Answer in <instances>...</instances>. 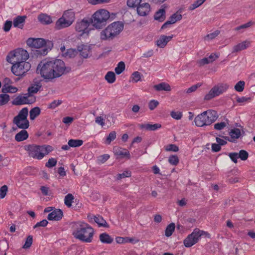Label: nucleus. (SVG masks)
I'll use <instances>...</instances> for the list:
<instances>
[{
    "mask_svg": "<svg viewBox=\"0 0 255 255\" xmlns=\"http://www.w3.org/2000/svg\"><path fill=\"white\" fill-rule=\"evenodd\" d=\"M173 35L166 36L164 35H161L159 38L156 41V45L160 48L164 47L167 43L172 39Z\"/></svg>",
    "mask_w": 255,
    "mask_h": 255,
    "instance_id": "nucleus-20",
    "label": "nucleus"
},
{
    "mask_svg": "<svg viewBox=\"0 0 255 255\" xmlns=\"http://www.w3.org/2000/svg\"><path fill=\"white\" fill-rule=\"evenodd\" d=\"M32 100H27L22 94L17 96L12 101V104L13 105L19 106L24 104H32Z\"/></svg>",
    "mask_w": 255,
    "mask_h": 255,
    "instance_id": "nucleus-16",
    "label": "nucleus"
},
{
    "mask_svg": "<svg viewBox=\"0 0 255 255\" xmlns=\"http://www.w3.org/2000/svg\"><path fill=\"white\" fill-rule=\"evenodd\" d=\"M239 158H240L242 160H246L249 157L248 152L245 150H241L238 153Z\"/></svg>",
    "mask_w": 255,
    "mask_h": 255,
    "instance_id": "nucleus-48",
    "label": "nucleus"
},
{
    "mask_svg": "<svg viewBox=\"0 0 255 255\" xmlns=\"http://www.w3.org/2000/svg\"><path fill=\"white\" fill-rule=\"evenodd\" d=\"M227 84H222L220 86H215L213 87L204 97V100H210L212 99L219 96L225 92L228 88Z\"/></svg>",
    "mask_w": 255,
    "mask_h": 255,
    "instance_id": "nucleus-13",
    "label": "nucleus"
},
{
    "mask_svg": "<svg viewBox=\"0 0 255 255\" xmlns=\"http://www.w3.org/2000/svg\"><path fill=\"white\" fill-rule=\"evenodd\" d=\"M41 148L44 156L48 154L50 152H51L53 149V147L50 145H41Z\"/></svg>",
    "mask_w": 255,
    "mask_h": 255,
    "instance_id": "nucleus-52",
    "label": "nucleus"
},
{
    "mask_svg": "<svg viewBox=\"0 0 255 255\" xmlns=\"http://www.w3.org/2000/svg\"><path fill=\"white\" fill-rule=\"evenodd\" d=\"M23 95L26 97L27 100H32V104L35 103L36 101V97L27 89V93L23 94Z\"/></svg>",
    "mask_w": 255,
    "mask_h": 255,
    "instance_id": "nucleus-55",
    "label": "nucleus"
},
{
    "mask_svg": "<svg viewBox=\"0 0 255 255\" xmlns=\"http://www.w3.org/2000/svg\"><path fill=\"white\" fill-rule=\"evenodd\" d=\"M123 29L124 24L122 22H114L101 32V39L104 40H113L121 33Z\"/></svg>",
    "mask_w": 255,
    "mask_h": 255,
    "instance_id": "nucleus-4",
    "label": "nucleus"
},
{
    "mask_svg": "<svg viewBox=\"0 0 255 255\" xmlns=\"http://www.w3.org/2000/svg\"><path fill=\"white\" fill-rule=\"evenodd\" d=\"M78 52L80 56L83 58H87L90 53V47L87 45L81 44L77 46Z\"/></svg>",
    "mask_w": 255,
    "mask_h": 255,
    "instance_id": "nucleus-18",
    "label": "nucleus"
},
{
    "mask_svg": "<svg viewBox=\"0 0 255 255\" xmlns=\"http://www.w3.org/2000/svg\"><path fill=\"white\" fill-rule=\"evenodd\" d=\"M63 216L62 211L60 209H54V210L50 212L48 216L47 219L49 221H59Z\"/></svg>",
    "mask_w": 255,
    "mask_h": 255,
    "instance_id": "nucleus-14",
    "label": "nucleus"
},
{
    "mask_svg": "<svg viewBox=\"0 0 255 255\" xmlns=\"http://www.w3.org/2000/svg\"><path fill=\"white\" fill-rule=\"evenodd\" d=\"M7 187L6 185H4L1 186L0 188V199H3L5 197L7 191Z\"/></svg>",
    "mask_w": 255,
    "mask_h": 255,
    "instance_id": "nucleus-58",
    "label": "nucleus"
},
{
    "mask_svg": "<svg viewBox=\"0 0 255 255\" xmlns=\"http://www.w3.org/2000/svg\"><path fill=\"white\" fill-rule=\"evenodd\" d=\"M110 18L109 12L104 9L97 10L90 17L91 24L96 29H102L105 27Z\"/></svg>",
    "mask_w": 255,
    "mask_h": 255,
    "instance_id": "nucleus-5",
    "label": "nucleus"
},
{
    "mask_svg": "<svg viewBox=\"0 0 255 255\" xmlns=\"http://www.w3.org/2000/svg\"><path fill=\"white\" fill-rule=\"evenodd\" d=\"M250 42L247 41H244L240 43L233 47V52H238L241 50L247 49L250 45Z\"/></svg>",
    "mask_w": 255,
    "mask_h": 255,
    "instance_id": "nucleus-25",
    "label": "nucleus"
},
{
    "mask_svg": "<svg viewBox=\"0 0 255 255\" xmlns=\"http://www.w3.org/2000/svg\"><path fill=\"white\" fill-rule=\"evenodd\" d=\"M141 1V0H128L127 5L129 7L134 8L137 7Z\"/></svg>",
    "mask_w": 255,
    "mask_h": 255,
    "instance_id": "nucleus-44",
    "label": "nucleus"
},
{
    "mask_svg": "<svg viewBox=\"0 0 255 255\" xmlns=\"http://www.w3.org/2000/svg\"><path fill=\"white\" fill-rule=\"evenodd\" d=\"M78 48L73 49V48H69L67 50V51L63 53V55L65 57L68 58H74L78 54Z\"/></svg>",
    "mask_w": 255,
    "mask_h": 255,
    "instance_id": "nucleus-32",
    "label": "nucleus"
},
{
    "mask_svg": "<svg viewBox=\"0 0 255 255\" xmlns=\"http://www.w3.org/2000/svg\"><path fill=\"white\" fill-rule=\"evenodd\" d=\"M62 16L68 20H71L72 22H73L75 18V13L71 9L65 11Z\"/></svg>",
    "mask_w": 255,
    "mask_h": 255,
    "instance_id": "nucleus-36",
    "label": "nucleus"
},
{
    "mask_svg": "<svg viewBox=\"0 0 255 255\" xmlns=\"http://www.w3.org/2000/svg\"><path fill=\"white\" fill-rule=\"evenodd\" d=\"M206 0H197L189 6V10H193L202 4Z\"/></svg>",
    "mask_w": 255,
    "mask_h": 255,
    "instance_id": "nucleus-43",
    "label": "nucleus"
},
{
    "mask_svg": "<svg viewBox=\"0 0 255 255\" xmlns=\"http://www.w3.org/2000/svg\"><path fill=\"white\" fill-rule=\"evenodd\" d=\"M94 232V229L87 223L78 222L75 224L72 235L76 239L90 243L93 240Z\"/></svg>",
    "mask_w": 255,
    "mask_h": 255,
    "instance_id": "nucleus-2",
    "label": "nucleus"
},
{
    "mask_svg": "<svg viewBox=\"0 0 255 255\" xmlns=\"http://www.w3.org/2000/svg\"><path fill=\"white\" fill-rule=\"evenodd\" d=\"M137 14L140 16H146L150 11V5L148 3L145 2L140 4L136 8Z\"/></svg>",
    "mask_w": 255,
    "mask_h": 255,
    "instance_id": "nucleus-15",
    "label": "nucleus"
},
{
    "mask_svg": "<svg viewBox=\"0 0 255 255\" xmlns=\"http://www.w3.org/2000/svg\"><path fill=\"white\" fill-rule=\"evenodd\" d=\"M25 129H22L20 132L16 134L15 140L18 142L23 141L28 137V133Z\"/></svg>",
    "mask_w": 255,
    "mask_h": 255,
    "instance_id": "nucleus-26",
    "label": "nucleus"
},
{
    "mask_svg": "<svg viewBox=\"0 0 255 255\" xmlns=\"http://www.w3.org/2000/svg\"><path fill=\"white\" fill-rule=\"evenodd\" d=\"M175 224L173 223H170L169 225H168L165 229V235L167 237H169L172 235L173 232L175 230Z\"/></svg>",
    "mask_w": 255,
    "mask_h": 255,
    "instance_id": "nucleus-37",
    "label": "nucleus"
},
{
    "mask_svg": "<svg viewBox=\"0 0 255 255\" xmlns=\"http://www.w3.org/2000/svg\"><path fill=\"white\" fill-rule=\"evenodd\" d=\"M74 200V196L71 194H68L64 198V203L68 207H70Z\"/></svg>",
    "mask_w": 255,
    "mask_h": 255,
    "instance_id": "nucleus-41",
    "label": "nucleus"
},
{
    "mask_svg": "<svg viewBox=\"0 0 255 255\" xmlns=\"http://www.w3.org/2000/svg\"><path fill=\"white\" fill-rule=\"evenodd\" d=\"M132 78L135 82H137L140 80V73L138 71L134 72L132 74Z\"/></svg>",
    "mask_w": 255,
    "mask_h": 255,
    "instance_id": "nucleus-64",
    "label": "nucleus"
},
{
    "mask_svg": "<svg viewBox=\"0 0 255 255\" xmlns=\"http://www.w3.org/2000/svg\"><path fill=\"white\" fill-rule=\"evenodd\" d=\"M229 134L231 136V139L228 136H223V137L230 142H234L235 139H238L240 137L241 135V130L239 128H234L231 130Z\"/></svg>",
    "mask_w": 255,
    "mask_h": 255,
    "instance_id": "nucleus-19",
    "label": "nucleus"
},
{
    "mask_svg": "<svg viewBox=\"0 0 255 255\" xmlns=\"http://www.w3.org/2000/svg\"><path fill=\"white\" fill-rule=\"evenodd\" d=\"M26 43L30 47L38 48L37 54L41 55H46L48 51L52 49L53 47V43L52 41L45 40L44 39L37 38H29Z\"/></svg>",
    "mask_w": 255,
    "mask_h": 255,
    "instance_id": "nucleus-3",
    "label": "nucleus"
},
{
    "mask_svg": "<svg viewBox=\"0 0 255 255\" xmlns=\"http://www.w3.org/2000/svg\"><path fill=\"white\" fill-rule=\"evenodd\" d=\"M48 223V222L46 220L44 219V220L40 221L39 222H37L33 226V228L36 229V228H37L40 227H45L47 225Z\"/></svg>",
    "mask_w": 255,
    "mask_h": 255,
    "instance_id": "nucleus-61",
    "label": "nucleus"
},
{
    "mask_svg": "<svg viewBox=\"0 0 255 255\" xmlns=\"http://www.w3.org/2000/svg\"><path fill=\"white\" fill-rule=\"evenodd\" d=\"M41 87V84L37 82L36 84H31L27 89L33 95L34 94L37 93Z\"/></svg>",
    "mask_w": 255,
    "mask_h": 255,
    "instance_id": "nucleus-35",
    "label": "nucleus"
},
{
    "mask_svg": "<svg viewBox=\"0 0 255 255\" xmlns=\"http://www.w3.org/2000/svg\"><path fill=\"white\" fill-rule=\"evenodd\" d=\"M83 143V141L81 139H73L69 140L68 144L72 147H79Z\"/></svg>",
    "mask_w": 255,
    "mask_h": 255,
    "instance_id": "nucleus-38",
    "label": "nucleus"
},
{
    "mask_svg": "<svg viewBox=\"0 0 255 255\" xmlns=\"http://www.w3.org/2000/svg\"><path fill=\"white\" fill-rule=\"evenodd\" d=\"M202 236L208 238H210V235L208 232L200 230L198 228L195 229L192 233L189 234L184 240V246L187 248L191 247L198 242Z\"/></svg>",
    "mask_w": 255,
    "mask_h": 255,
    "instance_id": "nucleus-7",
    "label": "nucleus"
},
{
    "mask_svg": "<svg viewBox=\"0 0 255 255\" xmlns=\"http://www.w3.org/2000/svg\"><path fill=\"white\" fill-rule=\"evenodd\" d=\"M71 71V67L66 66L64 61L60 59L43 60L38 64L36 69L38 74L44 79L49 80L59 78Z\"/></svg>",
    "mask_w": 255,
    "mask_h": 255,
    "instance_id": "nucleus-1",
    "label": "nucleus"
},
{
    "mask_svg": "<svg viewBox=\"0 0 255 255\" xmlns=\"http://www.w3.org/2000/svg\"><path fill=\"white\" fill-rule=\"evenodd\" d=\"M125 69V64L124 62H120L117 66L115 68V71L117 74L119 75L121 74Z\"/></svg>",
    "mask_w": 255,
    "mask_h": 255,
    "instance_id": "nucleus-42",
    "label": "nucleus"
},
{
    "mask_svg": "<svg viewBox=\"0 0 255 255\" xmlns=\"http://www.w3.org/2000/svg\"><path fill=\"white\" fill-rule=\"evenodd\" d=\"M38 20L43 24H49L52 20L50 16L45 13H41L38 16Z\"/></svg>",
    "mask_w": 255,
    "mask_h": 255,
    "instance_id": "nucleus-27",
    "label": "nucleus"
},
{
    "mask_svg": "<svg viewBox=\"0 0 255 255\" xmlns=\"http://www.w3.org/2000/svg\"><path fill=\"white\" fill-rule=\"evenodd\" d=\"M110 158V155L108 154H105L99 156L97 159V162L98 164H103L107 161Z\"/></svg>",
    "mask_w": 255,
    "mask_h": 255,
    "instance_id": "nucleus-49",
    "label": "nucleus"
},
{
    "mask_svg": "<svg viewBox=\"0 0 255 255\" xmlns=\"http://www.w3.org/2000/svg\"><path fill=\"white\" fill-rule=\"evenodd\" d=\"M40 109L38 107H35L31 109V110L29 112V116L30 120H34L38 116L40 115Z\"/></svg>",
    "mask_w": 255,
    "mask_h": 255,
    "instance_id": "nucleus-33",
    "label": "nucleus"
},
{
    "mask_svg": "<svg viewBox=\"0 0 255 255\" xmlns=\"http://www.w3.org/2000/svg\"><path fill=\"white\" fill-rule=\"evenodd\" d=\"M245 82L243 81H239L235 86V89L239 92H241L244 90Z\"/></svg>",
    "mask_w": 255,
    "mask_h": 255,
    "instance_id": "nucleus-47",
    "label": "nucleus"
},
{
    "mask_svg": "<svg viewBox=\"0 0 255 255\" xmlns=\"http://www.w3.org/2000/svg\"><path fill=\"white\" fill-rule=\"evenodd\" d=\"M165 150L168 151L177 152L179 150V147L176 144H170L165 147Z\"/></svg>",
    "mask_w": 255,
    "mask_h": 255,
    "instance_id": "nucleus-53",
    "label": "nucleus"
},
{
    "mask_svg": "<svg viewBox=\"0 0 255 255\" xmlns=\"http://www.w3.org/2000/svg\"><path fill=\"white\" fill-rule=\"evenodd\" d=\"M159 105V102L157 101L152 100L150 101L148 104L149 109L150 110H153Z\"/></svg>",
    "mask_w": 255,
    "mask_h": 255,
    "instance_id": "nucleus-62",
    "label": "nucleus"
},
{
    "mask_svg": "<svg viewBox=\"0 0 255 255\" xmlns=\"http://www.w3.org/2000/svg\"><path fill=\"white\" fill-rule=\"evenodd\" d=\"M131 176V172L128 171H125L124 172L121 174H119L117 175V179L120 180L125 177H129Z\"/></svg>",
    "mask_w": 255,
    "mask_h": 255,
    "instance_id": "nucleus-60",
    "label": "nucleus"
},
{
    "mask_svg": "<svg viewBox=\"0 0 255 255\" xmlns=\"http://www.w3.org/2000/svg\"><path fill=\"white\" fill-rule=\"evenodd\" d=\"M153 88L157 91H170L171 87L167 83L162 82L158 84L155 85L153 86Z\"/></svg>",
    "mask_w": 255,
    "mask_h": 255,
    "instance_id": "nucleus-24",
    "label": "nucleus"
},
{
    "mask_svg": "<svg viewBox=\"0 0 255 255\" xmlns=\"http://www.w3.org/2000/svg\"><path fill=\"white\" fill-rule=\"evenodd\" d=\"M217 112L210 110L205 111L198 115L194 120V122L197 127H202L204 126L210 125L217 119Z\"/></svg>",
    "mask_w": 255,
    "mask_h": 255,
    "instance_id": "nucleus-6",
    "label": "nucleus"
},
{
    "mask_svg": "<svg viewBox=\"0 0 255 255\" xmlns=\"http://www.w3.org/2000/svg\"><path fill=\"white\" fill-rule=\"evenodd\" d=\"M91 24L90 17H86L80 20L77 21L75 25V30L77 32L80 33V36H86L89 35L91 29L89 27Z\"/></svg>",
    "mask_w": 255,
    "mask_h": 255,
    "instance_id": "nucleus-11",
    "label": "nucleus"
},
{
    "mask_svg": "<svg viewBox=\"0 0 255 255\" xmlns=\"http://www.w3.org/2000/svg\"><path fill=\"white\" fill-rule=\"evenodd\" d=\"M141 128H145L147 130L154 131L161 128V125L159 124H155L151 125L150 124H147L142 125L140 126Z\"/></svg>",
    "mask_w": 255,
    "mask_h": 255,
    "instance_id": "nucleus-31",
    "label": "nucleus"
},
{
    "mask_svg": "<svg viewBox=\"0 0 255 255\" xmlns=\"http://www.w3.org/2000/svg\"><path fill=\"white\" fill-rule=\"evenodd\" d=\"M116 138V132L115 131H112L107 136L106 143L110 144L112 141H113Z\"/></svg>",
    "mask_w": 255,
    "mask_h": 255,
    "instance_id": "nucleus-45",
    "label": "nucleus"
},
{
    "mask_svg": "<svg viewBox=\"0 0 255 255\" xmlns=\"http://www.w3.org/2000/svg\"><path fill=\"white\" fill-rule=\"evenodd\" d=\"M168 162L171 165H177L179 162V160L178 157L177 155H172L169 157Z\"/></svg>",
    "mask_w": 255,
    "mask_h": 255,
    "instance_id": "nucleus-46",
    "label": "nucleus"
},
{
    "mask_svg": "<svg viewBox=\"0 0 255 255\" xmlns=\"http://www.w3.org/2000/svg\"><path fill=\"white\" fill-rule=\"evenodd\" d=\"M73 22L71 20H68L66 19L64 16H62L59 18L55 23V28L57 29H61L63 28H66L72 24Z\"/></svg>",
    "mask_w": 255,
    "mask_h": 255,
    "instance_id": "nucleus-17",
    "label": "nucleus"
},
{
    "mask_svg": "<svg viewBox=\"0 0 255 255\" xmlns=\"http://www.w3.org/2000/svg\"><path fill=\"white\" fill-rule=\"evenodd\" d=\"M18 89L12 86H9L7 84H4L1 89L2 93L4 94L8 93H15L17 92Z\"/></svg>",
    "mask_w": 255,
    "mask_h": 255,
    "instance_id": "nucleus-29",
    "label": "nucleus"
},
{
    "mask_svg": "<svg viewBox=\"0 0 255 255\" xmlns=\"http://www.w3.org/2000/svg\"><path fill=\"white\" fill-rule=\"evenodd\" d=\"M62 103L61 100H54L48 106L49 109H54L57 106L61 104Z\"/></svg>",
    "mask_w": 255,
    "mask_h": 255,
    "instance_id": "nucleus-56",
    "label": "nucleus"
},
{
    "mask_svg": "<svg viewBox=\"0 0 255 255\" xmlns=\"http://www.w3.org/2000/svg\"><path fill=\"white\" fill-rule=\"evenodd\" d=\"M12 22L10 20H6L4 23L3 29L5 32H8L10 30L11 26H12Z\"/></svg>",
    "mask_w": 255,
    "mask_h": 255,
    "instance_id": "nucleus-59",
    "label": "nucleus"
},
{
    "mask_svg": "<svg viewBox=\"0 0 255 255\" xmlns=\"http://www.w3.org/2000/svg\"><path fill=\"white\" fill-rule=\"evenodd\" d=\"M11 64L12 73L15 76L20 77L24 76L31 68V64L26 61L17 62V63Z\"/></svg>",
    "mask_w": 255,
    "mask_h": 255,
    "instance_id": "nucleus-9",
    "label": "nucleus"
},
{
    "mask_svg": "<svg viewBox=\"0 0 255 255\" xmlns=\"http://www.w3.org/2000/svg\"><path fill=\"white\" fill-rule=\"evenodd\" d=\"M105 78L109 83H113L116 81L115 74L112 71H109L105 75Z\"/></svg>",
    "mask_w": 255,
    "mask_h": 255,
    "instance_id": "nucleus-39",
    "label": "nucleus"
},
{
    "mask_svg": "<svg viewBox=\"0 0 255 255\" xmlns=\"http://www.w3.org/2000/svg\"><path fill=\"white\" fill-rule=\"evenodd\" d=\"M11 56L10 61L8 58L9 55L7 56V60L10 63H17V62L26 61L29 58L28 52L22 48H17L13 51H11L9 53Z\"/></svg>",
    "mask_w": 255,
    "mask_h": 255,
    "instance_id": "nucleus-10",
    "label": "nucleus"
},
{
    "mask_svg": "<svg viewBox=\"0 0 255 255\" xmlns=\"http://www.w3.org/2000/svg\"><path fill=\"white\" fill-rule=\"evenodd\" d=\"M94 222L96 223L99 227H108L109 226L106 220L100 215L94 216Z\"/></svg>",
    "mask_w": 255,
    "mask_h": 255,
    "instance_id": "nucleus-30",
    "label": "nucleus"
},
{
    "mask_svg": "<svg viewBox=\"0 0 255 255\" xmlns=\"http://www.w3.org/2000/svg\"><path fill=\"white\" fill-rule=\"evenodd\" d=\"M100 241L104 244H111L114 240L108 234L103 233L99 236Z\"/></svg>",
    "mask_w": 255,
    "mask_h": 255,
    "instance_id": "nucleus-28",
    "label": "nucleus"
},
{
    "mask_svg": "<svg viewBox=\"0 0 255 255\" xmlns=\"http://www.w3.org/2000/svg\"><path fill=\"white\" fill-rule=\"evenodd\" d=\"M33 242V238L32 236H28L26 239V241L25 244L22 246V248L23 249H28L30 247L32 244Z\"/></svg>",
    "mask_w": 255,
    "mask_h": 255,
    "instance_id": "nucleus-50",
    "label": "nucleus"
},
{
    "mask_svg": "<svg viewBox=\"0 0 255 255\" xmlns=\"http://www.w3.org/2000/svg\"><path fill=\"white\" fill-rule=\"evenodd\" d=\"M229 156L233 162L235 163H237L239 158L237 152H231L229 154Z\"/></svg>",
    "mask_w": 255,
    "mask_h": 255,
    "instance_id": "nucleus-63",
    "label": "nucleus"
},
{
    "mask_svg": "<svg viewBox=\"0 0 255 255\" xmlns=\"http://www.w3.org/2000/svg\"><path fill=\"white\" fill-rule=\"evenodd\" d=\"M10 100V97L7 94H0V106H3L8 103Z\"/></svg>",
    "mask_w": 255,
    "mask_h": 255,
    "instance_id": "nucleus-40",
    "label": "nucleus"
},
{
    "mask_svg": "<svg viewBox=\"0 0 255 255\" xmlns=\"http://www.w3.org/2000/svg\"><path fill=\"white\" fill-rule=\"evenodd\" d=\"M26 18V15L17 16L13 19V24L15 27L22 28Z\"/></svg>",
    "mask_w": 255,
    "mask_h": 255,
    "instance_id": "nucleus-22",
    "label": "nucleus"
},
{
    "mask_svg": "<svg viewBox=\"0 0 255 255\" xmlns=\"http://www.w3.org/2000/svg\"><path fill=\"white\" fill-rule=\"evenodd\" d=\"M114 153L116 155L121 158L127 157L128 159H129L130 157L129 152L125 148H114Z\"/></svg>",
    "mask_w": 255,
    "mask_h": 255,
    "instance_id": "nucleus-21",
    "label": "nucleus"
},
{
    "mask_svg": "<svg viewBox=\"0 0 255 255\" xmlns=\"http://www.w3.org/2000/svg\"><path fill=\"white\" fill-rule=\"evenodd\" d=\"M254 23V22L250 21L246 23L240 25L235 28L234 30L236 31H240L241 29L247 28L252 26Z\"/></svg>",
    "mask_w": 255,
    "mask_h": 255,
    "instance_id": "nucleus-51",
    "label": "nucleus"
},
{
    "mask_svg": "<svg viewBox=\"0 0 255 255\" xmlns=\"http://www.w3.org/2000/svg\"><path fill=\"white\" fill-rule=\"evenodd\" d=\"M57 160L54 158H49L48 161L45 164V166L48 168H51L56 165Z\"/></svg>",
    "mask_w": 255,
    "mask_h": 255,
    "instance_id": "nucleus-54",
    "label": "nucleus"
},
{
    "mask_svg": "<svg viewBox=\"0 0 255 255\" xmlns=\"http://www.w3.org/2000/svg\"><path fill=\"white\" fill-rule=\"evenodd\" d=\"M201 86L202 84L198 83L187 89L186 92L187 93H191L192 92H195L198 88L200 87Z\"/></svg>",
    "mask_w": 255,
    "mask_h": 255,
    "instance_id": "nucleus-57",
    "label": "nucleus"
},
{
    "mask_svg": "<svg viewBox=\"0 0 255 255\" xmlns=\"http://www.w3.org/2000/svg\"><path fill=\"white\" fill-rule=\"evenodd\" d=\"M28 110L25 107L22 108L18 115L14 117L13 123L20 129H27L29 126V122L27 119Z\"/></svg>",
    "mask_w": 255,
    "mask_h": 255,
    "instance_id": "nucleus-8",
    "label": "nucleus"
},
{
    "mask_svg": "<svg viewBox=\"0 0 255 255\" xmlns=\"http://www.w3.org/2000/svg\"><path fill=\"white\" fill-rule=\"evenodd\" d=\"M24 149L28 152L30 157L37 159H41L44 157L41 145L29 144L25 145Z\"/></svg>",
    "mask_w": 255,
    "mask_h": 255,
    "instance_id": "nucleus-12",
    "label": "nucleus"
},
{
    "mask_svg": "<svg viewBox=\"0 0 255 255\" xmlns=\"http://www.w3.org/2000/svg\"><path fill=\"white\" fill-rule=\"evenodd\" d=\"M182 18V15L178 13V11L172 14L169 18V21L171 22V24H174L178 21L181 20Z\"/></svg>",
    "mask_w": 255,
    "mask_h": 255,
    "instance_id": "nucleus-34",
    "label": "nucleus"
},
{
    "mask_svg": "<svg viewBox=\"0 0 255 255\" xmlns=\"http://www.w3.org/2000/svg\"><path fill=\"white\" fill-rule=\"evenodd\" d=\"M166 18V11L164 8H160L154 15V19L159 22H163Z\"/></svg>",
    "mask_w": 255,
    "mask_h": 255,
    "instance_id": "nucleus-23",
    "label": "nucleus"
}]
</instances>
